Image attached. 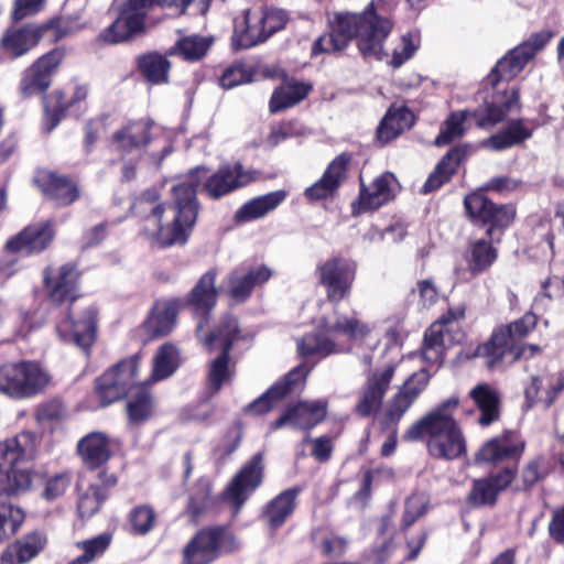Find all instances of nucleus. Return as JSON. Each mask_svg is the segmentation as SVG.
Segmentation results:
<instances>
[{"mask_svg":"<svg viewBox=\"0 0 564 564\" xmlns=\"http://www.w3.org/2000/svg\"><path fill=\"white\" fill-rule=\"evenodd\" d=\"M205 175V169L197 166L189 172L184 181L173 185L175 198L174 205L171 207L173 217L171 224L166 226L162 224L165 208L163 204L159 203L160 195L156 188H148L135 198L132 210L145 220H153L156 230L151 235L160 247L184 245L187 241L198 215L197 187Z\"/></svg>","mask_w":564,"mask_h":564,"instance_id":"f257e3e1","label":"nucleus"},{"mask_svg":"<svg viewBox=\"0 0 564 564\" xmlns=\"http://www.w3.org/2000/svg\"><path fill=\"white\" fill-rule=\"evenodd\" d=\"M35 441L33 433L22 432L0 443V542L13 535L24 521L23 511L6 499L26 492L37 478L25 466L36 455Z\"/></svg>","mask_w":564,"mask_h":564,"instance_id":"f03ea898","label":"nucleus"},{"mask_svg":"<svg viewBox=\"0 0 564 564\" xmlns=\"http://www.w3.org/2000/svg\"><path fill=\"white\" fill-rule=\"evenodd\" d=\"M392 28V22L379 15L372 4L361 13H336L330 22V31L313 43L312 55L341 52L355 39L365 58L382 61L387 56L383 44Z\"/></svg>","mask_w":564,"mask_h":564,"instance_id":"7ed1b4c3","label":"nucleus"},{"mask_svg":"<svg viewBox=\"0 0 564 564\" xmlns=\"http://www.w3.org/2000/svg\"><path fill=\"white\" fill-rule=\"evenodd\" d=\"M44 281L50 300L63 307L66 318L58 323L56 332L64 341H72L88 352L96 338V311L88 307L83 316L74 319L69 306L78 299L79 272L72 263L61 265L57 270L48 267L44 270Z\"/></svg>","mask_w":564,"mask_h":564,"instance_id":"20e7f679","label":"nucleus"},{"mask_svg":"<svg viewBox=\"0 0 564 564\" xmlns=\"http://www.w3.org/2000/svg\"><path fill=\"white\" fill-rule=\"evenodd\" d=\"M137 356L117 364L96 380V393L102 406L129 397L127 413L129 421L138 424L148 420L153 412V399L144 386L134 384L138 372Z\"/></svg>","mask_w":564,"mask_h":564,"instance_id":"39448f33","label":"nucleus"},{"mask_svg":"<svg viewBox=\"0 0 564 564\" xmlns=\"http://www.w3.org/2000/svg\"><path fill=\"white\" fill-rule=\"evenodd\" d=\"M538 318L527 313L521 318L494 332L491 338L479 345L473 357L486 359L488 369L510 366L521 359L527 351L522 339L536 326Z\"/></svg>","mask_w":564,"mask_h":564,"instance_id":"423d86ee","label":"nucleus"},{"mask_svg":"<svg viewBox=\"0 0 564 564\" xmlns=\"http://www.w3.org/2000/svg\"><path fill=\"white\" fill-rule=\"evenodd\" d=\"M458 406V399L449 398L440 404V415L432 426L427 447L430 454L440 459H455L466 452V442L453 419V411Z\"/></svg>","mask_w":564,"mask_h":564,"instance_id":"0eeeda50","label":"nucleus"},{"mask_svg":"<svg viewBox=\"0 0 564 564\" xmlns=\"http://www.w3.org/2000/svg\"><path fill=\"white\" fill-rule=\"evenodd\" d=\"M50 382L48 373L32 361L9 362L0 367V392L11 398H31Z\"/></svg>","mask_w":564,"mask_h":564,"instance_id":"6e6552de","label":"nucleus"},{"mask_svg":"<svg viewBox=\"0 0 564 564\" xmlns=\"http://www.w3.org/2000/svg\"><path fill=\"white\" fill-rule=\"evenodd\" d=\"M236 547V539L226 527L205 528L185 545L182 564H210L223 553L232 552Z\"/></svg>","mask_w":564,"mask_h":564,"instance_id":"1a4fd4ad","label":"nucleus"},{"mask_svg":"<svg viewBox=\"0 0 564 564\" xmlns=\"http://www.w3.org/2000/svg\"><path fill=\"white\" fill-rule=\"evenodd\" d=\"M553 33L541 31L532 34L527 41L510 50L501 57L487 77L488 83L495 87L500 80L514 78L538 52L552 39Z\"/></svg>","mask_w":564,"mask_h":564,"instance_id":"9d476101","label":"nucleus"},{"mask_svg":"<svg viewBox=\"0 0 564 564\" xmlns=\"http://www.w3.org/2000/svg\"><path fill=\"white\" fill-rule=\"evenodd\" d=\"M263 462V453L254 454L223 492V499L231 505L234 516L238 514L249 496L261 485L264 471Z\"/></svg>","mask_w":564,"mask_h":564,"instance_id":"9b49d317","label":"nucleus"},{"mask_svg":"<svg viewBox=\"0 0 564 564\" xmlns=\"http://www.w3.org/2000/svg\"><path fill=\"white\" fill-rule=\"evenodd\" d=\"M465 209L476 225L489 227L486 236L492 240L495 230H502L511 224L516 212L512 206L496 205L481 193H471L464 199Z\"/></svg>","mask_w":564,"mask_h":564,"instance_id":"f8f14e48","label":"nucleus"},{"mask_svg":"<svg viewBox=\"0 0 564 564\" xmlns=\"http://www.w3.org/2000/svg\"><path fill=\"white\" fill-rule=\"evenodd\" d=\"M57 23L56 20H50L41 25L26 24L9 29L1 37V47L11 58H18L35 47L42 39L58 40Z\"/></svg>","mask_w":564,"mask_h":564,"instance_id":"ddd939ff","label":"nucleus"},{"mask_svg":"<svg viewBox=\"0 0 564 564\" xmlns=\"http://www.w3.org/2000/svg\"><path fill=\"white\" fill-rule=\"evenodd\" d=\"M430 381L429 373L422 369L411 375L393 397L388 401L381 419V425L386 430L393 429L419 395L425 390Z\"/></svg>","mask_w":564,"mask_h":564,"instance_id":"4468645a","label":"nucleus"},{"mask_svg":"<svg viewBox=\"0 0 564 564\" xmlns=\"http://www.w3.org/2000/svg\"><path fill=\"white\" fill-rule=\"evenodd\" d=\"M355 264L344 258H333L319 267V281L326 288L329 302L346 297L355 279Z\"/></svg>","mask_w":564,"mask_h":564,"instance_id":"2eb2a0df","label":"nucleus"},{"mask_svg":"<svg viewBox=\"0 0 564 564\" xmlns=\"http://www.w3.org/2000/svg\"><path fill=\"white\" fill-rule=\"evenodd\" d=\"M259 177V172L246 170L241 163L221 166L207 178L203 191L213 199H218L237 188L243 187Z\"/></svg>","mask_w":564,"mask_h":564,"instance_id":"dca6fc26","label":"nucleus"},{"mask_svg":"<svg viewBox=\"0 0 564 564\" xmlns=\"http://www.w3.org/2000/svg\"><path fill=\"white\" fill-rule=\"evenodd\" d=\"M62 58V52L51 51L24 70L19 86L20 94L23 98L46 91L52 83V76L61 64Z\"/></svg>","mask_w":564,"mask_h":564,"instance_id":"f3484780","label":"nucleus"},{"mask_svg":"<svg viewBox=\"0 0 564 564\" xmlns=\"http://www.w3.org/2000/svg\"><path fill=\"white\" fill-rule=\"evenodd\" d=\"M394 371L395 367L389 365L384 369L376 370L368 376L359 392L358 402L355 406V412L359 416L368 417L379 411L394 376Z\"/></svg>","mask_w":564,"mask_h":564,"instance_id":"a211bd4d","label":"nucleus"},{"mask_svg":"<svg viewBox=\"0 0 564 564\" xmlns=\"http://www.w3.org/2000/svg\"><path fill=\"white\" fill-rule=\"evenodd\" d=\"M326 402L301 401L288 406L286 411L270 424V432L291 425L293 429L311 431L326 417Z\"/></svg>","mask_w":564,"mask_h":564,"instance_id":"6ab92c4d","label":"nucleus"},{"mask_svg":"<svg viewBox=\"0 0 564 564\" xmlns=\"http://www.w3.org/2000/svg\"><path fill=\"white\" fill-rule=\"evenodd\" d=\"M516 471V466L506 467L497 474L475 479L467 496L468 503L476 508L494 507L497 502L498 495L507 489L514 479Z\"/></svg>","mask_w":564,"mask_h":564,"instance_id":"aec40b11","label":"nucleus"},{"mask_svg":"<svg viewBox=\"0 0 564 564\" xmlns=\"http://www.w3.org/2000/svg\"><path fill=\"white\" fill-rule=\"evenodd\" d=\"M523 451L524 441L520 435L516 431H506L484 444L477 454V459L492 464L518 462Z\"/></svg>","mask_w":564,"mask_h":564,"instance_id":"412c9836","label":"nucleus"},{"mask_svg":"<svg viewBox=\"0 0 564 564\" xmlns=\"http://www.w3.org/2000/svg\"><path fill=\"white\" fill-rule=\"evenodd\" d=\"M54 230L48 223H39L25 227L15 237L8 240L6 247L13 253L29 256L45 250L54 238Z\"/></svg>","mask_w":564,"mask_h":564,"instance_id":"4be33fe9","label":"nucleus"},{"mask_svg":"<svg viewBox=\"0 0 564 564\" xmlns=\"http://www.w3.org/2000/svg\"><path fill=\"white\" fill-rule=\"evenodd\" d=\"M513 108L519 109V91L513 88L511 91L497 93L491 100H485L484 105L474 111L479 128H492L501 122L508 112Z\"/></svg>","mask_w":564,"mask_h":564,"instance_id":"5701e85b","label":"nucleus"},{"mask_svg":"<svg viewBox=\"0 0 564 564\" xmlns=\"http://www.w3.org/2000/svg\"><path fill=\"white\" fill-rule=\"evenodd\" d=\"M350 161L349 153L336 156L328 164L322 178L306 188L305 195L311 199H322L333 195L346 178Z\"/></svg>","mask_w":564,"mask_h":564,"instance_id":"b1692460","label":"nucleus"},{"mask_svg":"<svg viewBox=\"0 0 564 564\" xmlns=\"http://www.w3.org/2000/svg\"><path fill=\"white\" fill-rule=\"evenodd\" d=\"M303 370L300 367L291 370L283 379L275 382L268 391L245 408V413L261 415L271 411L278 402L289 394L294 386L302 379Z\"/></svg>","mask_w":564,"mask_h":564,"instance_id":"393cba45","label":"nucleus"},{"mask_svg":"<svg viewBox=\"0 0 564 564\" xmlns=\"http://www.w3.org/2000/svg\"><path fill=\"white\" fill-rule=\"evenodd\" d=\"M399 189L395 176L386 172L375 178L368 186L361 183L359 202L362 209H378L391 200Z\"/></svg>","mask_w":564,"mask_h":564,"instance_id":"a878e982","label":"nucleus"},{"mask_svg":"<svg viewBox=\"0 0 564 564\" xmlns=\"http://www.w3.org/2000/svg\"><path fill=\"white\" fill-rule=\"evenodd\" d=\"M46 538L41 532H32L9 544L1 555L2 564H25L36 557L45 547Z\"/></svg>","mask_w":564,"mask_h":564,"instance_id":"bb28decb","label":"nucleus"},{"mask_svg":"<svg viewBox=\"0 0 564 564\" xmlns=\"http://www.w3.org/2000/svg\"><path fill=\"white\" fill-rule=\"evenodd\" d=\"M271 278V270L265 265L251 268L247 271L236 269L229 273L227 280L229 295L237 301H245L250 296L252 289L267 282Z\"/></svg>","mask_w":564,"mask_h":564,"instance_id":"cd10ccee","label":"nucleus"},{"mask_svg":"<svg viewBox=\"0 0 564 564\" xmlns=\"http://www.w3.org/2000/svg\"><path fill=\"white\" fill-rule=\"evenodd\" d=\"M77 453L87 468H100L111 456L109 440L101 432H91L78 442Z\"/></svg>","mask_w":564,"mask_h":564,"instance_id":"c85d7f7f","label":"nucleus"},{"mask_svg":"<svg viewBox=\"0 0 564 564\" xmlns=\"http://www.w3.org/2000/svg\"><path fill=\"white\" fill-rule=\"evenodd\" d=\"M258 12L246 10L241 22L236 21L231 37L232 47L238 50L250 48L268 40L263 23L257 22Z\"/></svg>","mask_w":564,"mask_h":564,"instance_id":"c756f323","label":"nucleus"},{"mask_svg":"<svg viewBox=\"0 0 564 564\" xmlns=\"http://www.w3.org/2000/svg\"><path fill=\"white\" fill-rule=\"evenodd\" d=\"M44 196L53 200L57 206H68L79 197L78 186L65 176L48 173L42 178H36Z\"/></svg>","mask_w":564,"mask_h":564,"instance_id":"7c9ffc66","label":"nucleus"},{"mask_svg":"<svg viewBox=\"0 0 564 564\" xmlns=\"http://www.w3.org/2000/svg\"><path fill=\"white\" fill-rule=\"evenodd\" d=\"M151 122L138 120L129 122L113 134V143L118 151L129 154L140 151L150 142Z\"/></svg>","mask_w":564,"mask_h":564,"instance_id":"2f4dec72","label":"nucleus"},{"mask_svg":"<svg viewBox=\"0 0 564 564\" xmlns=\"http://www.w3.org/2000/svg\"><path fill=\"white\" fill-rule=\"evenodd\" d=\"M466 152L467 150L465 147H455L451 149L431 173L421 192L424 194L431 193L449 181L459 163L464 160Z\"/></svg>","mask_w":564,"mask_h":564,"instance_id":"473e14b6","label":"nucleus"},{"mask_svg":"<svg viewBox=\"0 0 564 564\" xmlns=\"http://www.w3.org/2000/svg\"><path fill=\"white\" fill-rule=\"evenodd\" d=\"M469 395L480 411V425L487 426L499 419L500 395L496 389L487 383H479L471 389Z\"/></svg>","mask_w":564,"mask_h":564,"instance_id":"72a5a7b5","label":"nucleus"},{"mask_svg":"<svg viewBox=\"0 0 564 564\" xmlns=\"http://www.w3.org/2000/svg\"><path fill=\"white\" fill-rule=\"evenodd\" d=\"M216 272L207 271L196 285L193 288L188 296V303L195 307L196 311H203L204 319H208V315L217 301L216 290Z\"/></svg>","mask_w":564,"mask_h":564,"instance_id":"f704fd0d","label":"nucleus"},{"mask_svg":"<svg viewBox=\"0 0 564 564\" xmlns=\"http://www.w3.org/2000/svg\"><path fill=\"white\" fill-rule=\"evenodd\" d=\"M285 196L284 191H275L254 197L236 212L235 219L241 223L263 217L276 208L284 200Z\"/></svg>","mask_w":564,"mask_h":564,"instance_id":"c9c22d12","label":"nucleus"},{"mask_svg":"<svg viewBox=\"0 0 564 564\" xmlns=\"http://www.w3.org/2000/svg\"><path fill=\"white\" fill-rule=\"evenodd\" d=\"M143 29L144 25L139 19L126 14V12L119 8L118 18L101 32L100 37L111 44L121 43L133 39L135 35L140 34Z\"/></svg>","mask_w":564,"mask_h":564,"instance_id":"e433bc0d","label":"nucleus"},{"mask_svg":"<svg viewBox=\"0 0 564 564\" xmlns=\"http://www.w3.org/2000/svg\"><path fill=\"white\" fill-rule=\"evenodd\" d=\"M299 492L300 489L296 487L289 488L268 503L263 517L270 527L278 528L284 523L295 508Z\"/></svg>","mask_w":564,"mask_h":564,"instance_id":"4c0bfd02","label":"nucleus"},{"mask_svg":"<svg viewBox=\"0 0 564 564\" xmlns=\"http://www.w3.org/2000/svg\"><path fill=\"white\" fill-rule=\"evenodd\" d=\"M176 316L177 311L173 304L155 306L143 323L144 330L151 339L163 337L173 329Z\"/></svg>","mask_w":564,"mask_h":564,"instance_id":"58836bf2","label":"nucleus"},{"mask_svg":"<svg viewBox=\"0 0 564 564\" xmlns=\"http://www.w3.org/2000/svg\"><path fill=\"white\" fill-rule=\"evenodd\" d=\"M311 86L303 83L290 82L276 88L270 100V111L278 112L293 107L302 101L310 93Z\"/></svg>","mask_w":564,"mask_h":564,"instance_id":"ea45409f","label":"nucleus"},{"mask_svg":"<svg viewBox=\"0 0 564 564\" xmlns=\"http://www.w3.org/2000/svg\"><path fill=\"white\" fill-rule=\"evenodd\" d=\"M445 321L433 323L425 332L422 358L426 362H442L445 350Z\"/></svg>","mask_w":564,"mask_h":564,"instance_id":"a19ab883","label":"nucleus"},{"mask_svg":"<svg viewBox=\"0 0 564 564\" xmlns=\"http://www.w3.org/2000/svg\"><path fill=\"white\" fill-rule=\"evenodd\" d=\"M532 131L523 124L522 120H511L501 131L488 139V144L496 151H501L531 138Z\"/></svg>","mask_w":564,"mask_h":564,"instance_id":"79ce46f5","label":"nucleus"},{"mask_svg":"<svg viewBox=\"0 0 564 564\" xmlns=\"http://www.w3.org/2000/svg\"><path fill=\"white\" fill-rule=\"evenodd\" d=\"M500 241V237L492 240L487 238L477 239L469 245V267L473 274L487 270L497 259V249L491 246L492 241Z\"/></svg>","mask_w":564,"mask_h":564,"instance_id":"37998d69","label":"nucleus"},{"mask_svg":"<svg viewBox=\"0 0 564 564\" xmlns=\"http://www.w3.org/2000/svg\"><path fill=\"white\" fill-rule=\"evenodd\" d=\"M413 116L408 109L389 110L377 130V135L383 143L398 137L412 126Z\"/></svg>","mask_w":564,"mask_h":564,"instance_id":"c03bdc74","label":"nucleus"},{"mask_svg":"<svg viewBox=\"0 0 564 564\" xmlns=\"http://www.w3.org/2000/svg\"><path fill=\"white\" fill-rule=\"evenodd\" d=\"M170 67L167 58L158 53H149L139 57V68L145 79L152 84L166 83Z\"/></svg>","mask_w":564,"mask_h":564,"instance_id":"a18cd8bd","label":"nucleus"},{"mask_svg":"<svg viewBox=\"0 0 564 564\" xmlns=\"http://www.w3.org/2000/svg\"><path fill=\"white\" fill-rule=\"evenodd\" d=\"M299 352L304 356H318L325 358L341 352L334 340L324 334H307L297 343Z\"/></svg>","mask_w":564,"mask_h":564,"instance_id":"49530a36","label":"nucleus"},{"mask_svg":"<svg viewBox=\"0 0 564 564\" xmlns=\"http://www.w3.org/2000/svg\"><path fill=\"white\" fill-rule=\"evenodd\" d=\"M178 367V350L172 344L162 345L153 359L151 379L163 380L174 373Z\"/></svg>","mask_w":564,"mask_h":564,"instance_id":"de8ad7c7","label":"nucleus"},{"mask_svg":"<svg viewBox=\"0 0 564 564\" xmlns=\"http://www.w3.org/2000/svg\"><path fill=\"white\" fill-rule=\"evenodd\" d=\"M111 543V534L104 532L91 539L79 541L76 547L83 551V554L75 557L67 564H91L96 558L102 556Z\"/></svg>","mask_w":564,"mask_h":564,"instance_id":"09e8293b","label":"nucleus"},{"mask_svg":"<svg viewBox=\"0 0 564 564\" xmlns=\"http://www.w3.org/2000/svg\"><path fill=\"white\" fill-rule=\"evenodd\" d=\"M88 95V88L86 86H77L74 93L72 100L65 101V96L62 91H54V97L56 98V106L51 110L48 105H45V111L48 116V126L46 128L47 132H51L61 121V118L64 116L65 111L73 102H78L86 99Z\"/></svg>","mask_w":564,"mask_h":564,"instance_id":"8fccbe9b","label":"nucleus"},{"mask_svg":"<svg viewBox=\"0 0 564 564\" xmlns=\"http://www.w3.org/2000/svg\"><path fill=\"white\" fill-rule=\"evenodd\" d=\"M212 45V40L199 35L185 36L177 41L176 46L171 51L175 50L186 61H198L206 55L207 51Z\"/></svg>","mask_w":564,"mask_h":564,"instance_id":"3c124183","label":"nucleus"},{"mask_svg":"<svg viewBox=\"0 0 564 564\" xmlns=\"http://www.w3.org/2000/svg\"><path fill=\"white\" fill-rule=\"evenodd\" d=\"M467 111L452 112L444 123V128L436 137L434 144L437 147L447 145L457 138L464 135L466 131L465 121Z\"/></svg>","mask_w":564,"mask_h":564,"instance_id":"603ef678","label":"nucleus"},{"mask_svg":"<svg viewBox=\"0 0 564 564\" xmlns=\"http://www.w3.org/2000/svg\"><path fill=\"white\" fill-rule=\"evenodd\" d=\"M324 328L326 333H341L349 337H365L369 333L366 324L346 316H338L335 323L324 322Z\"/></svg>","mask_w":564,"mask_h":564,"instance_id":"864d4df0","label":"nucleus"},{"mask_svg":"<svg viewBox=\"0 0 564 564\" xmlns=\"http://www.w3.org/2000/svg\"><path fill=\"white\" fill-rule=\"evenodd\" d=\"M106 499L104 490L98 485H91L78 499V514L82 518H90Z\"/></svg>","mask_w":564,"mask_h":564,"instance_id":"5fc2aeb1","label":"nucleus"},{"mask_svg":"<svg viewBox=\"0 0 564 564\" xmlns=\"http://www.w3.org/2000/svg\"><path fill=\"white\" fill-rule=\"evenodd\" d=\"M230 352V344L228 343L221 348V354L210 364L208 380L209 387L217 392L225 380L228 378V360Z\"/></svg>","mask_w":564,"mask_h":564,"instance_id":"6e6d98bb","label":"nucleus"},{"mask_svg":"<svg viewBox=\"0 0 564 564\" xmlns=\"http://www.w3.org/2000/svg\"><path fill=\"white\" fill-rule=\"evenodd\" d=\"M154 510L147 505L138 506L130 512V523L135 534L145 535L154 525Z\"/></svg>","mask_w":564,"mask_h":564,"instance_id":"4d7b16f0","label":"nucleus"},{"mask_svg":"<svg viewBox=\"0 0 564 564\" xmlns=\"http://www.w3.org/2000/svg\"><path fill=\"white\" fill-rule=\"evenodd\" d=\"M212 503L209 485L206 482L200 484L189 498L187 512L193 520H196L207 511Z\"/></svg>","mask_w":564,"mask_h":564,"instance_id":"13d9d810","label":"nucleus"},{"mask_svg":"<svg viewBox=\"0 0 564 564\" xmlns=\"http://www.w3.org/2000/svg\"><path fill=\"white\" fill-rule=\"evenodd\" d=\"M239 333V326L237 318L232 316H225L218 329L215 333H210L207 337V344L210 345L214 340H220L223 348L229 343L230 348L234 341L237 339Z\"/></svg>","mask_w":564,"mask_h":564,"instance_id":"bf43d9fd","label":"nucleus"},{"mask_svg":"<svg viewBox=\"0 0 564 564\" xmlns=\"http://www.w3.org/2000/svg\"><path fill=\"white\" fill-rule=\"evenodd\" d=\"M251 80L252 73L243 64L236 63L224 70L219 78V85L225 89H231Z\"/></svg>","mask_w":564,"mask_h":564,"instance_id":"052dcab7","label":"nucleus"},{"mask_svg":"<svg viewBox=\"0 0 564 564\" xmlns=\"http://www.w3.org/2000/svg\"><path fill=\"white\" fill-rule=\"evenodd\" d=\"M288 21L289 15L286 11L275 8L267 9L260 12L257 17V22L263 23L264 25L265 32L268 33V39L282 30Z\"/></svg>","mask_w":564,"mask_h":564,"instance_id":"680f3d73","label":"nucleus"},{"mask_svg":"<svg viewBox=\"0 0 564 564\" xmlns=\"http://www.w3.org/2000/svg\"><path fill=\"white\" fill-rule=\"evenodd\" d=\"M440 415V405L429 412L421 420L413 423L404 433L403 437L406 441H419L426 433L429 437L432 435V426L436 422L437 416Z\"/></svg>","mask_w":564,"mask_h":564,"instance_id":"e2e57ef3","label":"nucleus"},{"mask_svg":"<svg viewBox=\"0 0 564 564\" xmlns=\"http://www.w3.org/2000/svg\"><path fill=\"white\" fill-rule=\"evenodd\" d=\"M427 500L423 495H412L405 501V510L402 517L403 528L411 527L421 516L426 512Z\"/></svg>","mask_w":564,"mask_h":564,"instance_id":"0e129e2a","label":"nucleus"},{"mask_svg":"<svg viewBox=\"0 0 564 564\" xmlns=\"http://www.w3.org/2000/svg\"><path fill=\"white\" fill-rule=\"evenodd\" d=\"M156 6V0H124L118 7L132 18L139 19L144 25L148 12Z\"/></svg>","mask_w":564,"mask_h":564,"instance_id":"69168bd1","label":"nucleus"},{"mask_svg":"<svg viewBox=\"0 0 564 564\" xmlns=\"http://www.w3.org/2000/svg\"><path fill=\"white\" fill-rule=\"evenodd\" d=\"M417 45L413 42L412 35L410 33L403 35L401 37V43L393 50V55L391 59V65L394 68L400 67L408 59H410L415 53Z\"/></svg>","mask_w":564,"mask_h":564,"instance_id":"338daca9","label":"nucleus"},{"mask_svg":"<svg viewBox=\"0 0 564 564\" xmlns=\"http://www.w3.org/2000/svg\"><path fill=\"white\" fill-rule=\"evenodd\" d=\"M64 414L65 409L63 404L57 400L45 402L41 404L36 410V419L40 422L57 421L62 419Z\"/></svg>","mask_w":564,"mask_h":564,"instance_id":"774afa93","label":"nucleus"}]
</instances>
